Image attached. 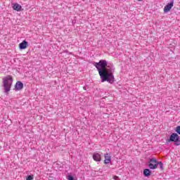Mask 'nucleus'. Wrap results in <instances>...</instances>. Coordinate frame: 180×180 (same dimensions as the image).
<instances>
[{
  "instance_id": "obj_1",
  "label": "nucleus",
  "mask_w": 180,
  "mask_h": 180,
  "mask_svg": "<svg viewBox=\"0 0 180 180\" xmlns=\"http://www.w3.org/2000/svg\"><path fill=\"white\" fill-rule=\"evenodd\" d=\"M93 65L96 67L101 82H109L113 84L115 82V65L113 63H108L106 60H100L98 62H94Z\"/></svg>"
},
{
  "instance_id": "obj_2",
  "label": "nucleus",
  "mask_w": 180,
  "mask_h": 180,
  "mask_svg": "<svg viewBox=\"0 0 180 180\" xmlns=\"http://www.w3.org/2000/svg\"><path fill=\"white\" fill-rule=\"evenodd\" d=\"M12 84H13V77L11 75H8L6 77L3 78V84L4 92L6 95H8L12 88Z\"/></svg>"
},
{
  "instance_id": "obj_3",
  "label": "nucleus",
  "mask_w": 180,
  "mask_h": 180,
  "mask_svg": "<svg viewBox=\"0 0 180 180\" xmlns=\"http://www.w3.org/2000/svg\"><path fill=\"white\" fill-rule=\"evenodd\" d=\"M167 143H174V146H180L179 135L176 133H172L167 140Z\"/></svg>"
},
{
  "instance_id": "obj_4",
  "label": "nucleus",
  "mask_w": 180,
  "mask_h": 180,
  "mask_svg": "<svg viewBox=\"0 0 180 180\" xmlns=\"http://www.w3.org/2000/svg\"><path fill=\"white\" fill-rule=\"evenodd\" d=\"M158 161L156 158H149L148 167L150 169H157Z\"/></svg>"
},
{
  "instance_id": "obj_5",
  "label": "nucleus",
  "mask_w": 180,
  "mask_h": 180,
  "mask_svg": "<svg viewBox=\"0 0 180 180\" xmlns=\"http://www.w3.org/2000/svg\"><path fill=\"white\" fill-rule=\"evenodd\" d=\"M174 6V0H171L169 3H168L164 8V13H168L171 9H172V7Z\"/></svg>"
},
{
  "instance_id": "obj_6",
  "label": "nucleus",
  "mask_w": 180,
  "mask_h": 180,
  "mask_svg": "<svg viewBox=\"0 0 180 180\" xmlns=\"http://www.w3.org/2000/svg\"><path fill=\"white\" fill-rule=\"evenodd\" d=\"M23 82L18 81L14 86V91H22L23 89Z\"/></svg>"
},
{
  "instance_id": "obj_7",
  "label": "nucleus",
  "mask_w": 180,
  "mask_h": 180,
  "mask_svg": "<svg viewBox=\"0 0 180 180\" xmlns=\"http://www.w3.org/2000/svg\"><path fill=\"white\" fill-rule=\"evenodd\" d=\"M104 164H105V165H108V164L112 162V157L110 156V155H109V153H105L104 155Z\"/></svg>"
},
{
  "instance_id": "obj_8",
  "label": "nucleus",
  "mask_w": 180,
  "mask_h": 180,
  "mask_svg": "<svg viewBox=\"0 0 180 180\" xmlns=\"http://www.w3.org/2000/svg\"><path fill=\"white\" fill-rule=\"evenodd\" d=\"M29 46V43L24 40L19 44V49L20 50H25V49H27V46Z\"/></svg>"
},
{
  "instance_id": "obj_9",
  "label": "nucleus",
  "mask_w": 180,
  "mask_h": 180,
  "mask_svg": "<svg viewBox=\"0 0 180 180\" xmlns=\"http://www.w3.org/2000/svg\"><path fill=\"white\" fill-rule=\"evenodd\" d=\"M93 160H94V161H96L97 162H101V161H102V158L101 157V154L98 153H94L93 154Z\"/></svg>"
},
{
  "instance_id": "obj_10",
  "label": "nucleus",
  "mask_w": 180,
  "mask_h": 180,
  "mask_svg": "<svg viewBox=\"0 0 180 180\" xmlns=\"http://www.w3.org/2000/svg\"><path fill=\"white\" fill-rule=\"evenodd\" d=\"M13 9L17 12H20L22 11V6L20 4L15 3L13 4Z\"/></svg>"
},
{
  "instance_id": "obj_11",
  "label": "nucleus",
  "mask_w": 180,
  "mask_h": 180,
  "mask_svg": "<svg viewBox=\"0 0 180 180\" xmlns=\"http://www.w3.org/2000/svg\"><path fill=\"white\" fill-rule=\"evenodd\" d=\"M151 176V170L150 169H143V176L146 178Z\"/></svg>"
},
{
  "instance_id": "obj_12",
  "label": "nucleus",
  "mask_w": 180,
  "mask_h": 180,
  "mask_svg": "<svg viewBox=\"0 0 180 180\" xmlns=\"http://www.w3.org/2000/svg\"><path fill=\"white\" fill-rule=\"evenodd\" d=\"M160 166V168L162 171H164V164L162 162H158V167Z\"/></svg>"
},
{
  "instance_id": "obj_13",
  "label": "nucleus",
  "mask_w": 180,
  "mask_h": 180,
  "mask_svg": "<svg viewBox=\"0 0 180 180\" xmlns=\"http://www.w3.org/2000/svg\"><path fill=\"white\" fill-rule=\"evenodd\" d=\"M67 179L68 180H77L74 178V176L70 174H68L67 175Z\"/></svg>"
},
{
  "instance_id": "obj_14",
  "label": "nucleus",
  "mask_w": 180,
  "mask_h": 180,
  "mask_svg": "<svg viewBox=\"0 0 180 180\" xmlns=\"http://www.w3.org/2000/svg\"><path fill=\"white\" fill-rule=\"evenodd\" d=\"M175 131H176V134H179L180 136V126H177L176 128H175Z\"/></svg>"
},
{
  "instance_id": "obj_15",
  "label": "nucleus",
  "mask_w": 180,
  "mask_h": 180,
  "mask_svg": "<svg viewBox=\"0 0 180 180\" xmlns=\"http://www.w3.org/2000/svg\"><path fill=\"white\" fill-rule=\"evenodd\" d=\"M26 180H33V175L27 176Z\"/></svg>"
},
{
  "instance_id": "obj_16",
  "label": "nucleus",
  "mask_w": 180,
  "mask_h": 180,
  "mask_svg": "<svg viewBox=\"0 0 180 180\" xmlns=\"http://www.w3.org/2000/svg\"><path fill=\"white\" fill-rule=\"evenodd\" d=\"M113 179H115V180H120V179L117 176H113Z\"/></svg>"
},
{
  "instance_id": "obj_17",
  "label": "nucleus",
  "mask_w": 180,
  "mask_h": 180,
  "mask_svg": "<svg viewBox=\"0 0 180 180\" xmlns=\"http://www.w3.org/2000/svg\"><path fill=\"white\" fill-rule=\"evenodd\" d=\"M138 1H139L140 2H141V1H143V0H138Z\"/></svg>"
},
{
  "instance_id": "obj_18",
  "label": "nucleus",
  "mask_w": 180,
  "mask_h": 180,
  "mask_svg": "<svg viewBox=\"0 0 180 180\" xmlns=\"http://www.w3.org/2000/svg\"><path fill=\"white\" fill-rule=\"evenodd\" d=\"M84 89H85V87H84Z\"/></svg>"
}]
</instances>
